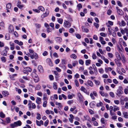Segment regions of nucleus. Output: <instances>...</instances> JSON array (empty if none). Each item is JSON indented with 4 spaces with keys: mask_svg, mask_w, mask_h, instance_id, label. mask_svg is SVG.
<instances>
[{
    "mask_svg": "<svg viewBox=\"0 0 128 128\" xmlns=\"http://www.w3.org/2000/svg\"><path fill=\"white\" fill-rule=\"evenodd\" d=\"M78 64L77 61H74L72 63V65L73 66H75L76 64Z\"/></svg>",
    "mask_w": 128,
    "mask_h": 128,
    "instance_id": "58",
    "label": "nucleus"
},
{
    "mask_svg": "<svg viewBox=\"0 0 128 128\" xmlns=\"http://www.w3.org/2000/svg\"><path fill=\"white\" fill-rule=\"evenodd\" d=\"M36 122L38 126H40L41 124L43 125V122L42 120H40V122L38 120H36Z\"/></svg>",
    "mask_w": 128,
    "mask_h": 128,
    "instance_id": "8",
    "label": "nucleus"
},
{
    "mask_svg": "<svg viewBox=\"0 0 128 128\" xmlns=\"http://www.w3.org/2000/svg\"><path fill=\"white\" fill-rule=\"evenodd\" d=\"M46 42L49 44H52V41L50 40L49 39H47L46 40Z\"/></svg>",
    "mask_w": 128,
    "mask_h": 128,
    "instance_id": "48",
    "label": "nucleus"
},
{
    "mask_svg": "<svg viewBox=\"0 0 128 128\" xmlns=\"http://www.w3.org/2000/svg\"><path fill=\"white\" fill-rule=\"evenodd\" d=\"M118 24L120 26H124L126 24V22L123 20L118 22Z\"/></svg>",
    "mask_w": 128,
    "mask_h": 128,
    "instance_id": "4",
    "label": "nucleus"
},
{
    "mask_svg": "<svg viewBox=\"0 0 128 128\" xmlns=\"http://www.w3.org/2000/svg\"><path fill=\"white\" fill-rule=\"evenodd\" d=\"M49 78L50 80H52L54 79V77L53 75H50L49 76Z\"/></svg>",
    "mask_w": 128,
    "mask_h": 128,
    "instance_id": "55",
    "label": "nucleus"
},
{
    "mask_svg": "<svg viewBox=\"0 0 128 128\" xmlns=\"http://www.w3.org/2000/svg\"><path fill=\"white\" fill-rule=\"evenodd\" d=\"M53 88L54 89L56 90L57 88V84L56 82H54L53 83Z\"/></svg>",
    "mask_w": 128,
    "mask_h": 128,
    "instance_id": "22",
    "label": "nucleus"
},
{
    "mask_svg": "<svg viewBox=\"0 0 128 128\" xmlns=\"http://www.w3.org/2000/svg\"><path fill=\"white\" fill-rule=\"evenodd\" d=\"M57 21L58 23L60 24H62V23L63 20L62 18H58Z\"/></svg>",
    "mask_w": 128,
    "mask_h": 128,
    "instance_id": "26",
    "label": "nucleus"
},
{
    "mask_svg": "<svg viewBox=\"0 0 128 128\" xmlns=\"http://www.w3.org/2000/svg\"><path fill=\"white\" fill-rule=\"evenodd\" d=\"M100 35L102 36L105 37L106 36V34H105L104 33L101 32L100 33Z\"/></svg>",
    "mask_w": 128,
    "mask_h": 128,
    "instance_id": "60",
    "label": "nucleus"
},
{
    "mask_svg": "<svg viewBox=\"0 0 128 128\" xmlns=\"http://www.w3.org/2000/svg\"><path fill=\"white\" fill-rule=\"evenodd\" d=\"M54 39L55 40L58 42H61L62 41V39L60 37H56Z\"/></svg>",
    "mask_w": 128,
    "mask_h": 128,
    "instance_id": "11",
    "label": "nucleus"
},
{
    "mask_svg": "<svg viewBox=\"0 0 128 128\" xmlns=\"http://www.w3.org/2000/svg\"><path fill=\"white\" fill-rule=\"evenodd\" d=\"M36 72V70L34 69L33 70V72H32V75L33 76V77H32V78H33L34 81L35 82H38L39 80L38 75L35 73Z\"/></svg>",
    "mask_w": 128,
    "mask_h": 128,
    "instance_id": "1",
    "label": "nucleus"
},
{
    "mask_svg": "<svg viewBox=\"0 0 128 128\" xmlns=\"http://www.w3.org/2000/svg\"><path fill=\"white\" fill-rule=\"evenodd\" d=\"M77 7L78 8V10L80 11V9L82 8V6L81 4H80L77 5Z\"/></svg>",
    "mask_w": 128,
    "mask_h": 128,
    "instance_id": "34",
    "label": "nucleus"
},
{
    "mask_svg": "<svg viewBox=\"0 0 128 128\" xmlns=\"http://www.w3.org/2000/svg\"><path fill=\"white\" fill-rule=\"evenodd\" d=\"M124 92L126 94H128V86H126V88L124 89Z\"/></svg>",
    "mask_w": 128,
    "mask_h": 128,
    "instance_id": "30",
    "label": "nucleus"
},
{
    "mask_svg": "<svg viewBox=\"0 0 128 128\" xmlns=\"http://www.w3.org/2000/svg\"><path fill=\"white\" fill-rule=\"evenodd\" d=\"M110 96L112 98H114L115 96V95L114 94V93L112 92H110Z\"/></svg>",
    "mask_w": 128,
    "mask_h": 128,
    "instance_id": "42",
    "label": "nucleus"
},
{
    "mask_svg": "<svg viewBox=\"0 0 128 128\" xmlns=\"http://www.w3.org/2000/svg\"><path fill=\"white\" fill-rule=\"evenodd\" d=\"M37 116L36 117V118L38 120H40L41 119V115L40 114L38 113H37L36 114Z\"/></svg>",
    "mask_w": 128,
    "mask_h": 128,
    "instance_id": "36",
    "label": "nucleus"
},
{
    "mask_svg": "<svg viewBox=\"0 0 128 128\" xmlns=\"http://www.w3.org/2000/svg\"><path fill=\"white\" fill-rule=\"evenodd\" d=\"M128 113L127 112H124L123 113L124 117L126 118H128Z\"/></svg>",
    "mask_w": 128,
    "mask_h": 128,
    "instance_id": "25",
    "label": "nucleus"
},
{
    "mask_svg": "<svg viewBox=\"0 0 128 128\" xmlns=\"http://www.w3.org/2000/svg\"><path fill=\"white\" fill-rule=\"evenodd\" d=\"M102 105L103 103L101 102H100L99 103H97L96 105V106L98 107H99L100 106H102Z\"/></svg>",
    "mask_w": 128,
    "mask_h": 128,
    "instance_id": "33",
    "label": "nucleus"
},
{
    "mask_svg": "<svg viewBox=\"0 0 128 128\" xmlns=\"http://www.w3.org/2000/svg\"><path fill=\"white\" fill-rule=\"evenodd\" d=\"M17 6L20 9L23 10L22 8L24 6V5L23 4H17Z\"/></svg>",
    "mask_w": 128,
    "mask_h": 128,
    "instance_id": "32",
    "label": "nucleus"
},
{
    "mask_svg": "<svg viewBox=\"0 0 128 128\" xmlns=\"http://www.w3.org/2000/svg\"><path fill=\"white\" fill-rule=\"evenodd\" d=\"M117 3L118 6L120 7H122V5L121 2L119 1H117Z\"/></svg>",
    "mask_w": 128,
    "mask_h": 128,
    "instance_id": "53",
    "label": "nucleus"
},
{
    "mask_svg": "<svg viewBox=\"0 0 128 128\" xmlns=\"http://www.w3.org/2000/svg\"><path fill=\"white\" fill-rule=\"evenodd\" d=\"M5 38L7 40H9L10 39V35L8 34H6L5 36Z\"/></svg>",
    "mask_w": 128,
    "mask_h": 128,
    "instance_id": "28",
    "label": "nucleus"
},
{
    "mask_svg": "<svg viewBox=\"0 0 128 128\" xmlns=\"http://www.w3.org/2000/svg\"><path fill=\"white\" fill-rule=\"evenodd\" d=\"M81 91H83L84 93H86L87 92V90L86 88L83 86H82L80 88Z\"/></svg>",
    "mask_w": 128,
    "mask_h": 128,
    "instance_id": "17",
    "label": "nucleus"
},
{
    "mask_svg": "<svg viewBox=\"0 0 128 128\" xmlns=\"http://www.w3.org/2000/svg\"><path fill=\"white\" fill-rule=\"evenodd\" d=\"M74 82L76 86H79V84L77 80H74Z\"/></svg>",
    "mask_w": 128,
    "mask_h": 128,
    "instance_id": "54",
    "label": "nucleus"
},
{
    "mask_svg": "<svg viewBox=\"0 0 128 128\" xmlns=\"http://www.w3.org/2000/svg\"><path fill=\"white\" fill-rule=\"evenodd\" d=\"M94 25L95 26L96 28H98L99 27V24L97 23H94Z\"/></svg>",
    "mask_w": 128,
    "mask_h": 128,
    "instance_id": "59",
    "label": "nucleus"
},
{
    "mask_svg": "<svg viewBox=\"0 0 128 128\" xmlns=\"http://www.w3.org/2000/svg\"><path fill=\"white\" fill-rule=\"evenodd\" d=\"M90 96L91 98L93 100H94L95 99V98L93 96V95L92 93H91L90 94Z\"/></svg>",
    "mask_w": 128,
    "mask_h": 128,
    "instance_id": "61",
    "label": "nucleus"
},
{
    "mask_svg": "<svg viewBox=\"0 0 128 128\" xmlns=\"http://www.w3.org/2000/svg\"><path fill=\"white\" fill-rule=\"evenodd\" d=\"M117 93L119 94H123L124 93L120 89H118L117 90Z\"/></svg>",
    "mask_w": 128,
    "mask_h": 128,
    "instance_id": "31",
    "label": "nucleus"
},
{
    "mask_svg": "<svg viewBox=\"0 0 128 128\" xmlns=\"http://www.w3.org/2000/svg\"><path fill=\"white\" fill-rule=\"evenodd\" d=\"M104 116L105 118H108L109 116L107 113L106 112L104 114Z\"/></svg>",
    "mask_w": 128,
    "mask_h": 128,
    "instance_id": "50",
    "label": "nucleus"
},
{
    "mask_svg": "<svg viewBox=\"0 0 128 128\" xmlns=\"http://www.w3.org/2000/svg\"><path fill=\"white\" fill-rule=\"evenodd\" d=\"M1 61L2 62H5L6 60V58L4 56H2V57H1Z\"/></svg>",
    "mask_w": 128,
    "mask_h": 128,
    "instance_id": "35",
    "label": "nucleus"
},
{
    "mask_svg": "<svg viewBox=\"0 0 128 128\" xmlns=\"http://www.w3.org/2000/svg\"><path fill=\"white\" fill-rule=\"evenodd\" d=\"M49 122V121L48 120H47L44 123V125L45 126H46L48 125V124Z\"/></svg>",
    "mask_w": 128,
    "mask_h": 128,
    "instance_id": "52",
    "label": "nucleus"
},
{
    "mask_svg": "<svg viewBox=\"0 0 128 128\" xmlns=\"http://www.w3.org/2000/svg\"><path fill=\"white\" fill-rule=\"evenodd\" d=\"M102 77L103 78H108V76L107 74H103Z\"/></svg>",
    "mask_w": 128,
    "mask_h": 128,
    "instance_id": "56",
    "label": "nucleus"
},
{
    "mask_svg": "<svg viewBox=\"0 0 128 128\" xmlns=\"http://www.w3.org/2000/svg\"><path fill=\"white\" fill-rule=\"evenodd\" d=\"M47 102V101H45L43 102V106L44 107H46V106Z\"/></svg>",
    "mask_w": 128,
    "mask_h": 128,
    "instance_id": "49",
    "label": "nucleus"
},
{
    "mask_svg": "<svg viewBox=\"0 0 128 128\" xmlns=\"http://www.w3.org/2000/svg\"><path fill=\"white\" fill-rule=\"evenodd\" d=\"M88 84L91 87H93L94 86V84L90 80L88 81Z\"/></svg>",
    "mask_w": 128,
    "mask_h": 128,
    "instance_id": "16",
    "label": "nucleus"
},
{
    "mask_svg": "<svg viewBox=\"0 0 128 128\" xmlns=\"http://www.w3.org/2000/svg\"><path fill=\"white\" fill-rule=\"evenodd\" d=\"M31 101H28V106L30 109L31 108Z\"/></svg>",
    "mask_w": 128,
    "mask_h": 128,
    "instance_id": "41",
    "label": "nucleus"
},
{
    "mask_svg": "<svg viewBox=\"0 0 128 128\" xmlns=\"http://www.w3.org/2000/svg\"><path fill=\"white\" fill-rule=\"evenodd\" d=\"M32 59L34 58L35 59H37L38 58V56L37 54L36 53L32 52Z\"/></svg>",
    "mask_w": 128,
    "mask_h": 128,
    "instance_id": "14",
    "label": "nucleus"
},
{
    "mask_svg": "<svg viewBox=\"0 0 128 128\" xmlns=\"http://www.w3.org/2000/svg\"><path fill=\"white\" fill-rule=\"evenodd\" d=\"M108 56L110 58H112L113 57V54L111 53H108Z\"/></svg>",
    "mask_w": 128,
    "mask_h": 128,
    "instance_id": "43",
    "label": "nucleus"
},
{
    "mask_svg": "<svg viewBox=\"0 0 128 128\" xmlns=\"http://www.w3.org/2000/svg\"><path fill=\"white\" fill-rule=\"evenodd\" d=\"M38 9L39 10H40L42 12L44 11L45 10L44 7L41 6H40L38 7Z\"/></svg>",
    "mask_w": 128,
    "mask_h": 128,
    "instance_id": "24",
    "label": "nucleus"
},
{
    "mask_svg": "<svg viewBox=\"0 0 128 128\" xmlns=\"http://www.w3.org/2000/svg\"><path fill=\"white\" fill-rule=\"evenodd\" d=\"M0 116L2 118H4L5 117V114L2 112H0Z\"/></svg>",
    "mask_w": 128,
    "mask_h": 128,
    "instance_id": "39",
    "label": "nucleus"
},
{
    "mask_svg": "<svg viewBox=\"0 0 128 128\" xmlns=\"http://www.w3.org/2000/svg\"><path fill=\"white\" fill-rule=\"evenodd\" d=\"M117 12L120 15H122L123 14V12L121 10L118 9L117 10Z\"/></svg>",
    "mask_w": 128,
    "mask_h": 128,
    "instance_id": "27",
    "label": "nucleus"
},
{
    "mask_svg": "<svg viewBox=\"0 0 128 128\" xmlns=\"http://www.w3.org/2000/svg\"><path fill=\"white\" fill-rule=\"evenodd\" d=\"M64 26L65 28L66 27L69 28L71 26L70 23V22L66 20H64Z\"/></svg>",
    "mask_w": 128,
    "mask_h": 128,
    "instance_id": "3",
    "label": "nucleus"
},
{
    "mask_svg": "<svg viewBox=\"0 0 128 128\" xmlns=\"http://www.w3.org/2000/svg\"><path fill=\"white\" fill-rule=\"evenodd\" d=\"M70 118H69V120L71 123H72L73 121V120L74 119V117L72 114H70Z\"/></svg>",
    "mask_w": 128,
    "mask_h": 128,
    "instance_id": "7",
    "label": "nucleus"
},
{
    "mask_svg": "<svg viewBox=\"0 0 128 128\" xmlns=\"http://www.w3.org/2000/svg\"><path fill=\"white\" fill-rule=\"evenodd\" d=\"M99 93L101 96H102L106 97L108 95V94L107 93H104V92L102 91H100V92Z\"/></svg>",
    "mask_w": 128,
    "mask_h": 128,
    "instance_id": "10",
    "label": "nucleus"
},
{
    "mask_svg": "<svg viewBox=\"0 0 128 128\" xmlns=\"http://www.w3.org/2000/svg\"><path fill=\"white\" fill-rule=\"evenodd\" d=\"M91 61L90 60H88L86 61L85 64L86 66H88L91 63Z\"/></svg>",
    "mask_w": 128,
    "mask_h": 128,
    "instance_id": "21",
    "label": "nucleus"
},
{
    "mask_svg": "<svg viewBox=\"0 0 128 128\" xmlns=\"http://www.w3.org/2000/svg\"><path fill=\"white\" fill-rule=\"evenodd\" d=\"M41 98L39 97H37V99L36 100V102L38 104H40L41 102Z\"/></svg>",
    "mask_w": 128,
    "mask_h": 128,
    "instance_id": "15",
    "label": "nucleus"
},
{
    "mask_svg": "<svg viewBox=\"0 0 128 128\" xmlns=\"http://www.w3.org/2000/svg\"><path fill=\"white\" fill-rule=\"evenodd\" d=\"M122 61H125V58L123 54H122Z\"/></svg>",
    "mask_w": 128,
    "mask_h": 128,
    "instance_id": "57",
    "label": "nucleus"
},
{
    "mask_svg": "<svg viewBox=\"0 0 128 128\" xmlns=\"http://www.w3.org/2000/svg\"><path fill=\"white\" fill-rule=\"evenodd\" d=\"M38 70L39 72H43V70L42 66L40 65L38 66Z\"/></svg>",
    "mask_w": 128,
    "mask_h": 128,
    "instance_id": "6",
    "label": "nucleus"
},
{
    "mask_svg": "<svg viewBox=\"0 0 128 128\" xmlns=\"http://www.w3.org/2000/svg\"><path fill=\"white\" fill-rule=\"evenodd\" d=\"M114 108L113 110V111L114 112H115L116 111L120 109L117 106H114Z\"/></svg>",
    "mask_w": 128,
    "mask_h": 128,
    "instance_id": "29",
    "label": "nucleus"
},
{
    "mask_svg": "<svg viewBox=\"0 0 128 128\" xmlns=\"http://www.w3.org/2000/svg\"><path fill=\"white\" fill-rule=\"evenodd\" d=\"M98 71H99V72L101 74H103L104 73V70L102 68H100L99 69H98Z\"/></svg>",
    "mask_w": 128,
    "mask_h": 128,
    "instance_id": "37",
    "label": "nucleus"
},
{
    "mask_svg": "<svg viewBox=\"0 0 128 128\" xmlns=\"http://www.w3.org/2000/svg\"><path fill=\"white\" fill-rule=\"evenodd\" d=\"M24 69L26 70L28 72H31L32 70L31 68L29 67H24Z\"/></svg>",
    "mask_w": 128,
    "mask_h": 128,
    "instance_id": "20",
    "label": "nucleus"
},
{
    "mask_svg": "<svg viewBox=\"0 0 128 128\" xmlns=\"http://www.w3.org/2000/svg\"><path fill=\"white\" fill-rule=\"evenodd\" d=\"M70 57L71 58L75 59L76 58V56L74 54H72L70 56Z\"/></svg>",
    "mask_w": 128,
    "mask_h": 128,
    "instance_id": "40",
    "label": "nucleus"
},
{
    "mask_svg": "<svg viewBox=\"0 0 128 128\" xmlns=\"http://www.w3.org/2000/svg\"><path fill=\"white\" fill-rule=\"evenodd\" d=\"M9 28V30L10 32H12L14 31V28L13 26L11 24H10Z\"/></svg>",
    "mask_w": 128,
    "mask_h": 128,
    "instance_id": "5",
    "label": "nucleus"
},
{
    "mask_svg": "<svg viewBox=\"0 0 128 128\" xmlns=\"http://www.w3.org/2000/svg\"><path fill=\"white\" fill-rule=\"evenodd\" d=\"M14 124H15L16 126H20L22 124V122L18 120L16 122H14Z\"/></svg>",
    "mask_w": 128,
    "mask_h": 128,
    "instance_id": "9",
    "label": "nucleus"
},
{
    "mask_svg": "<svg viewBox=\"0 0 128 128\" xmlns=\"http://www.w3.org/2000/svg\"><path fill=\"white\" fill-rule=\"evenodd\" d=\"M74 30L72 28H70L69 30V32L71 33H72L74 32Z\"/></svg>",
    "mask_w": 128,
    "mask_h": 128,
    "instance_id": "45",
    "label": "nucleus"
},
{
    "mask_svg": "<svg viewBox=\"0 0 128 128\" xmlns=\"http://www.w3.org/2000/svg\"><path fill=\"white\" fill-rule=\"evenodd\" d=\"M113 82L116 84H117L118 83V82L116 79H114L113 80Z\"/></svg>",
    "mask_w": 128,
    "mask_h": 128,
    "instance_id": "47",
    "label": "nucleus"
},
{
    "mask_svg": "<svg viewBox=\"0 0 128 128\" xmlns=\"http://www.w3.org/2000/svg\"><path fill=\"white\" fill-rule=\"evenodd\" d=\"M6 120L7 121V123H9L10 122V117H8L6 118Z\"/></svg>",
    "mask_w": 128,
    "mask_h": 128,
    "instance_id": "46",
    "label": "nucleus"
},
{
    "mask_svg": "<svg viewBox=\"0 0 128 128\" xmlns=\"http://www.w3.org/2000/svg\"><path fill=\"white\" fill-rule=\"evenodd\" d=\"M93 38L94 39L96 40H97L98 39L97 36L96 35H94L93 36Z\"/></svg>",
    "mask_w": 128,
    "mask_h": 128,
    "instance_id": "62",
    "label": "nucleus"
},
{
    "mask_svg": "<svg viewBox=\"0 0 128 128\" xmlns=\"http://www.w3.org/2000/svg\"><path fill=\"white\" fill-rule=\"evenodd\" d=\"M113 108L112 106H110L109 108V110H110V113L111 115L112 116L113 114L112 113V111L113 110Z\"/></svg>",
    "mask_w": 128,
    "mask_h": 128,
    "instance_id": "19",
    "label": "nucleus"
},
{
    "mask_svg": "<svg viewBox=\"0 0 128 128\" xmlns=\"http://www.w3.org/2000/svg\"><path fill=\"white\" fill-rule=\"evenodd\" d=\"M92 58L93 59H95L96 58V56L95 53H93L92 54Z\"/></svg>",
    "mask_w": 128,
    "mask_h": 128,
    "instance_id": "64",
    "label": "nucleus"
},
{
    "mask_svg": "<svg viewBox=\"0 0 128 128\" xmlns=\"http://www.w3.org/2000/svg\"><path fill=\"white\" fill-rule=\"evenodd\" d=\"M41 88V86L39 85H37L36 87V90H39Z\"/></svg>",
    "mask_w": 128,
    "mask_h": 128,
    "instance_id": "63",
    "label": "nucleus"
},
{
    "mask_svg": "<svg viewBox=\"0 0 128 128\" xmlns=\"http://www.w3.org/2000/svg\"><path fill=\"white\" fill-rule=\"evenodd\" d=\"M116 55L118 59L119 60H121V58L118 53V52H116Z\"/></svg>",
    "mask_w": 128,
    "mask_h": 128,
    "instance_id": "18",
    "label": "nucleus"
},
{
    "mask_svg": "<svg viewBox=\"0 0 128 128\" xmlns=\"http://www.w3.org/2000/svg\"><path fill=\"white\" fill-rule=\"evenodd\" d=\"M49 12L48 11H46L44 13V15H42V17L44 18V17L48 16L49 14Z\"/></svg>",
    "mask_w": 128,
    "mask_h": 128,
    "instance_id": "13",
    "label": "nucleus"
},
{
    "mask_svg": "<svg viewBox=\"0 0 128 128\" xmlns=\"http://www.w3.org/2000/svg\"><path fill=\"white\" fill-rule=\"evenodd\" d=\"M11 4L10 3H8L6 5V8L7 9H10L11 8Z\"/></svg>",
    "mask_w": 128,
    "mask_h": 128,
    "instance_id": "38",
    "label": "nucleus"
},
{
    "mask_svg": "<svg viewBox=\"0 0 128 128\" xmlns=\"http://www.w3.org/2000/svg\"><path fill=\"white\" fill-rule=\"evenodd\" d=\"M2 94L5 97L7 96L9 94L8 92L6 90L3 91L2 92Z\"/></svg>",
    "mask_w": 128,
    "mask_h": 128,
    "instance_id": "12",
    "label": "nucleus"
},
{
    "mask_svg": "<svg viewBox=\"0 0 128 128\" xmlns=\"http://www.w3.org/2000/svg\"><path fill=\"white\" fill-rule=\"evenodd\" d=\"M83 27L82 26V30L84 32H88V29L87 28H84V29L83 28Z\"/></svg>",
    "mask_w": 128,
    "mask_h": 128,
    "instance_id": "44",
    "label": "nucleus"
},
{
    "mask_svg": "<svg viewBox=\"0 0 128 128\" xmlns=\"http://www.w3.org/2000/svg\"><path fill=\"white\" fill-rule=\"evenodd\" d=\"M120 102L121 104L124 105V100L121 98L120 99Z\"/></svg>",
    "mask_w": 128,
    "mask_h": 128,
    "instance_id": "51",
    "label": "nucleus"
},
{
    "mask_svg": "<svg viewBox=\"0 0 128 128\" xmlns=\"http://www.w3.org/2000/svg\"><path fill=\"white\" fill-rule=\"evenodd\" d=\"M94 81L96 85L99 86L100 84V82L99 81L96 80H94Z\"/></svg>",
    "mask_w": 128,
    "mask_h": 128,
    "instance_id": "23",
    "label": "nucleus"
},
{
    "mask_svg": "<svg viewBox=\"0 0 128 128\" xmlns=\"http://www.w3.org/2000/svg\"><path fill=\"white\" fill-rule=\"evenodd\" d=\"M5 49L3 50L1 52V54L2 56H6L8 51L9 50V48L6 46L4 47Z\"/></svg>",
    "mask_w": 128,
    "mask_h": 128,
    "instance_id": "2",
    "label": "nucleus"
}]
</instances>
